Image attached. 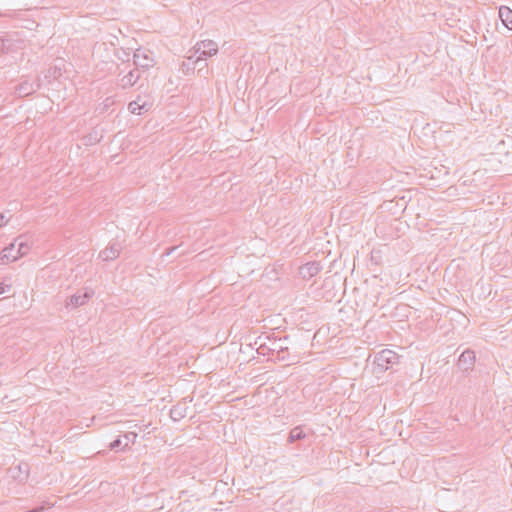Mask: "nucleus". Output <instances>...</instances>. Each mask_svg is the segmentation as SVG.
Instances as JSON below:
<instances>
[{"label": "nucleus", "mask_w": 512, "mask_h": 512, "mask_svg": "<svg viewBox=\"0 0 512 512\" xmlns=\"http://www.w3.org/2000/svg\"><path fill=\"white\" fill-rule=\"evenodd\" d=\"M115 56L118 60L122 61L123 63L130 61V50L120 48L117 49L115 52Z\"/></svg>", "instance_id": "obj_17"}, {"label": "nucleus", "mask_w": 512, "mask_h": 512, "mask_svg": "<svg viewBox=\"0 0 512 512\" xmlns=\"http://www.w3.org/2000/svg\"><path fill=\"white\" fill-rule=\"evenodd\" d=\"M178 247L177 246H172V247H169L165 250L164 254L163 255H166V256H169L173 251H175Z\"/></svg>", "instance_id": "obj_24"}, {"label": "nucleus", "mask_w": 512, "mask_h": 512, "mask_svg": "<svg viewBox=\"0 0 512 512\" xmlns=\"http://www.w3.org/2000/svg\"><path fill=\"white\" fill-rule=\"evenodd\" d=\"M133 65L140 72L146 71L155 65V60L150 51L138 48L133 53Z\"/></svg>", "instance_id": "obj_3"}, {"label": "nucleus", "mask_w": 512, "mask_h": 512, "mask_svg": "<svg viewBox=\"0 0 512 512\" xmlns=\"http://www.w3.org/2000/svg\"><path fill=\"white\" fill-rule=\"evenodd\" d=\"M23 466H24V468H25V469H24V476H23V477H21L20 475H17V476H16V475H13V477L18 478V479H19V480H21V481L27 478V469H28V465H27V464H23Z\"/></svg>", "instance_id": "obj_23"}, {"label": "nucleus", "mask_w": 512, "mask_h": 512, "mask_svg": "<svg viewBox=\"0 0 512 512\" xmlns=\"http://www.w3.org/2000/svg\"><path fill=\"white\" fill-rule=\"evenodd\" d=\"M117 76V86L125 90L133 87L139 81L141 78V72L134 67L125 73V70L117 67Z\"/></svg>", "instance_id": "obj_2"}, {"label": "nucleus", "mask_w": 512, "mask_h": 512, "mask_svg": "<svg viewBox=\"0 0 512 512\" xmlns=\"http://www.w3.org/2000/svg\"><path fill=\"white\" fill-rule=\"evenodd\" d=\"M188 406L186 401H182L174 405L170 410V417L173 421H180L187 416Z\"/></svg>", "instance_id": "obj_12"}, {"label": "nucleus", "mask_w": 512, "mask_h": 512, "mask_svg": "<svg viewBox=\"0 0 512 512\" xmlns=\"http://www.w3.org/2000/svg\"><path fill=\"white\" fill-rule=\"evenodd\" d=\"M288 356V348L285 346H279V349L274 353V356H271V360L274 362H287L289 361Z\"/></svg>", "instance_id": "obj_15"}, {"label": "nucleus", "mask_w": 512, "mask_h": 512, "mask_svg": "<svg viewBox=\"0 0 512 512\" xmlns=\"http://www.w3.org/2000/svg\"><path fill=\"white\" fill-rule=\"evenodd\" d=\"M399 356L397 353L390 349H384L378 352L374 358V371L376 373H383L398 363Z\"/></svg>", "instance_id": "obj_1"}, {"label": "nucleus", "mask_w": 512, "mask_h": 512, "mask_svg": "<svg viewBox=\"0 0 512 512\" xmlns=\"http://www.w3.org/2000/svg\"><path fill=\"white\" fill-rule=\"evenodd\" d=\"M499 18L506 28L512 30V10L509 7L500 6Z\"/></svg>", "instance_id": "obj_14"}, {"label": "nucleus", "mask_w": 512, "mask_h": 512, "mask_svg": "<svg viewBox=\"0 0 512 512\" xmlns=\"http://www.w3.org/2000/svg\"><path fill=\"white\" fill-rule=\"evenodd\" d=\"M17 468L19 469V471H20V472H22V471H23L22 465H18V467H17Z\"/></svg>", "instance_id": "obj_27"}, {"label": "nucleus", "mask_w": 512, "mask_h": 512, "mask_svg": "<svg viewBox=\"0 0 512 512\" xmlns=\"http://www.w3.org/2000/svg\"><path fill=\"white\" fill-rule=\"evenodd\" d=\"M32 510H33V512H42L44 510V507L40 506V507H36V508H34Z\"/></svg>", "instance_id": "obj_26"}, {"label": "nucleus", "mask_w": 512, "mask_h": 512, "mask_svg": "<svg viewBox=\"0 0 512 512\" xmlns=\"http://www.w3.org/2000/svg\"><path fill=\"white\" fill-rule=\"evenodd\" d=\"M94 292L92 290H85L83 293H77L68 298L66 301V307L77 308L89 301V299L93 296Z\"/></svg>", "instance_id": "obj_7"}, {"label": "nucleus", "mask_w": 512, "mask_h": 512, "mask_svg": "<svg viewBox=\"0 0 512 512\" xmlns=\"http://www.w3.org/2000/svg\"><path fill=\"white\" fill-rule=\"evenodd\" d=\"M322 270V265L318 261H311L299 267L300 276L305 279H311Z\"/></svg>", "instance_id": "obj_6"}, {"label": "nucleus", "mask_w": 512, "mask_h": 512, "mask_svg": "<svg viewBox=\"0 0 512 512\" xmlns=\"http://www.w3.org/2000/svg\"><path fill=\"white\" fill-rule=\"evenodd\" d=\"M305 433L303 432V429L300 426L294 427L289 434L288 441L290 443H293L295 441L301 440L305 438Z\"/></svg>", "instance_id": "obj_16"}, {"label": "nucleus", "mask_w": 512, "mask_h": 512, "mask_svg": "<svg viewBox=\"0 0 512 512\" xmlns=\"http://www.w3.org/2000/svg\"><path fill=\"white\" fill-rule=\"evenodd\" d=\"M195 53H199L200 55L196 58L194 61L195 64H198L201 62L202 56L204 57H211L217 54L218 52V45L213 40H203L200 42H197L194 46Z\"/></svg>", "instance_id": "obj_4"}, {"label": "nucleus", "mask_w": 512, "mask_h": 512, "mask_svg": "<svg viewBox=\"0 0 512 512\" xmlns=\"http://www.w3.org/2000/svg\"><path fill=\"white\" fill-rule=\"evenodd\" d=\"M123 437L126 440V442L124 444H122L121 438H117L113 442L110 443V445H109L110 449L111 450H116L118 448L125 449L126 447L129 446L130 442L131 443L135 442V440L137 438V434L135 432H128Z\"/></svg>", "instance_id": "obj_13"}, {"label": "nucleus", "mask_w": 512, "mask_h": 512, "mask_svg": "<svg viewBox=\"0 0 512 512\" xmlns=\"http://www.w3.org/2000/svg\"><path fill=\"white\" fill-rule=\"evenodd\" d=\"M7 223V220H5L4 214L0 213V228L4 226Z\"/></svg>", "instance_id": "obj_25"}, {"label": "nucleus", "mask_w": 512, "mask_h": 512, "mask_svg": "<svg viewBox=\"0 0 512 512\" xmlns=\"http://www.w3.org/2000/svg\"><path fill=\"white\" fill-rule=\"evenodd\" d=\"M29 249H30V247H29V245L27 243L20 242L18 244V247H17V250H16L17 254H19V258L24 256V255H26L28 253Z\"/></svg>", "instance_id": "obj_18"}, {"label": "nucleus", "mask_w": 512, "mask_h": 512, "mask_svg": "<svg viewBox=\"0 0 512 512\" xmlns=\"http://www.w3.org/2000/svg\"><path fill=\"white\" fill-rule=\"evenodd\" d=\"M475 364V353L472 350H465L461 353V355L458 358V367L462 371H468L473 368Z\"/></svg>", "instance_id": "obj_9"}, {"label": "nucleus", "mask_w": 512, "mask_h": 512, "mask_svg": "<svg viewBox=\"0 0 512 512\" xmlns=\"http://www.w3.org/2000/svg\"><path fill=\"white\" fill-rule=\"evenodd\" d=\"M7 42L8 41L0 38V53H4L8 49V47L6 45Z\"/></svg>", "instance_id": "obj_22"}, {"label": "nucleus", "mask_w": 512, "mask_h": 512, "mask_svg": "<svg viewBox=\"0 0 512 512\" xmlns=\"http://www.w3.org/2000/svg\"><path fill=\"white\" fill-rule=\"evenodd\" d=\"M122 249L123 245L119 241L113 240L105 249L99 252L98 257L102 261H112L120 255Z\"/></svg>", "instance_id": "obj_5"}, {"label": "nucleus", "mask_w": 512, "mask_h": 512, "mask_svg": "<svg viewBox=\"0 0 512 512\" xmlns=\"http://www.w3.org/2000/svg\"><path fill=\"white\" fill-rule=\"evenodd\" d=\"M39 87L40 84L38 82L24 80L15 87V93L18 97H25L34 93Z\"/></svg>", "instance_id": "obj_8"}, {"label": "nucleus", "mask_w": 512, "mask_h": 512, "mask_svg": "<svg viewBox=\"0 0 512 512\" xmlns=\"http://www.w3.org/2000/svg\"><path fill=\"white\" fill-rule=\"evenodd\" d=\"M282 340H273L271 341L270 347H268V351H271V356H274V353L277 352L279 346H283L281 344Z\"/></svg>", "instance_id": "obj_19"}, {"label": "nucleus", "mask_w": 512, "mask_h": 512, "mask_svg": "<svg viewBox=\"0 0 512 512\" xmlns=\"http://www.w3.org/2000/svg\"><path fill=\"white\" fill-rule=\"evenodd\" d=\"M152 103L145 101L141 96H138L136 100L131 101L128 104V109L131 113L140 115L143 112H147L151 109Z\"/></svg>", "instance_id": "obj_10"}, {"label": "nucleus", "mask_w": 512, "mask_h": 512, "mask_svg": "<svg viewBox=\"0 0 512 512\" xmlns=\"http://www.w3.org/2000/svg\"><path fill=\"white\" fill-rule=\"evenodd\" d=\"M16 244L11 243L0 252V264L5 265L9 262L16 261L19 258V254L16 252Z\"/></svg>", "instance_id": "obj_11"}, {"label": "nucleus", "mask_w": 512, "mask_h": 512, "mask_svg": "<svg viewBox=\"0 0 512 512\" xmlns=\"http://www.w3.org/2000/svg\"><path fill=\"white\" fill-rule=\"evenodd\" d=\"M268 347H270V345H267L266 343H262L260 344V346L257 348V352L261 355H270L271 356V351H268Z\"/></svg>", "instance_id": "obj_20"}, {"label": "nucleus", "mask_w": 512, "mask_h": 512, "mask_svg": "<svg viewBox=\"0 0 512 512\" xmlns=\"http://www.w3.org/2000/svg\"><path fill=\"white\" fill-rule=\"evenodd\" d=\"M11 289L10 285H6L4 283H0V294H4L6 292H9Z\"/></svg>", "instance_id": "obj_21"}]
</instances>
